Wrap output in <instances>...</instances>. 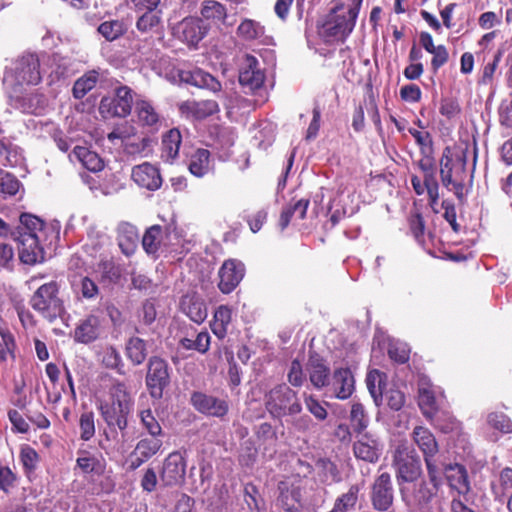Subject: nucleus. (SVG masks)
<instances>
[{
  "instance_id": "53",
  "label": "nucleus",
  "mask_w": 512,
  "mask_h": 512,
  "mask_svg": "<svg viewBox=\"0 0 512 512\" xmlns=\"http://www.w3.org/2000/svg\"><path fill=\"white\" fill-rule=\"evenodd\" d=\"M304 402L306 409L319 421L327 418L328 412L324 405L313 395L304 394Z\"/></svg>"
},
{
  "instance_id": "10",
  "label": "nucleus",
  "mask_w": 512,
  "mask_h": 512,
  "mask_svg": "<svg viewBox=\"0 0 512 512\" xmlns=\"http://www.w3.org/2000/svg\"><path fill=\"white\" fill-rule=\"evenodd\" d=\"M50 235H43V231L37 234L20 233L17 238L19 241V257L25 264H35L44 260V244L49 240L52 243Z\"/></svg>"
},
{
  "instance_id": "41",
  "label": "nucleus",
  "mask_w": 512,
  "mask_h": 512,
  "mask_svg": "<svg viewBox=\"0 0 512 512\" xmlns=\"http://www.w3.org/2000/svg\"><path fill=\"white\" fill-rule=\"evenodd\" d=\"M201 15L204 19L210 20L215 24L224 23L226 20V8L214 0H205L202 3Z\"/></svg>"
},
{
  "instance_id": "17",
  "label": "nucleus",
  "mask_w": 512,
  "mask_h": 512,
  "mask_svg": "<svg viewBox=\"0 0 512 512\" xmlns=\"http://www.w3.org/2000/svg\"><path fill=\"white\" fill-rule=\"evenodd\" d=\"M191 402L198 412L208 416L223 418L229 411V404L225 399L201 392L193 393Z\"/></svg>"
},
{
  "instance_id": "3",
  "label": "nucleus",
  "mask_w": 512,
  "mask_h": 512,
  "mask_svg": "<svg viewBox=\"0 0 512 512\" xmlns=\"http://www.w3.org/2000/svg\"><path fill=\"white\" fill-rule=\"evenodd\" d=\"M40 61L36 54L18 57L4 72V82L10 85H37L41 81Z\"/></svg>"
},
{
  "instance_id": "20",
  "label": "nucleus",
  "mask_w": 512,
  "mask_h": 512,
  "mask_svg": "<svg viewBox=\"0 0 512 512\" xmlns=\"http://www.w3.org/2000/svg\"><path fill=\"white\" fill-rule=\"evenodd\" d=\"M131 177L139 187L147 190L155 191L162 185L158 168L148 162L134 166Z\"/></svg>"
},
{
  "instance_id": "8",
  "label": "nucleus",
  "mask_w": 512,
  "mask_h": 512,
  "mask_svg": "<svg viewBox=\"0 0 512 512\" xmlns=\"http://www.w3.org/2000/svg\"><path fill=\"white\" fill-rule=\"evenodd\" d=\"M412 440L424 456L427 472L435 479V467H441L439 445L433 433L424 426H416L411 434Z\"/></svg>"
},
{
  "instance_id": "31",
  "label": "nucleus",
  "mask_w": 512,
  "mask_h": 512,
  "mask_svg": "<svg viewBox=\"0 0 512 512\" xmlns=\"http://www.w3.org/2000/svg\"><path fill=\"white\" fill-rule=\"evenodd\" d=\"M118 245L125 255H130L137 247L139 234L136 226L123 222L117 228Z\"/></svg>"
},
{
  "instance_id": "15",
  "label": "nucleus",
  "mask_w": 512,
  "mask_h": 512,
  "mask_svg": "<svg viewBox=\"0 0 512 512\" xmlns=\"http://www.w3.org/2000/svg\"><path fill=\"white\" fill-rule=\"evenodd\" d=\"M208 27L196 17H187L174 28L175 36L190 46H196L207 34Z\"/></svg>"
},
{
  "instance_id": "33",
  "label": "nucleus",
  "mask_w": 512,
  "mask_h": 512,
  "mask_svg": "<svg viewBox=\"0 0 512 512\" xmlns=\"http://www.w3.org/2000/svg\"><path fill=\"white\" fill-rule=\"evenodd\" d=\"M182 112L192 114L196 118H206L219 111L218 103L214 100H204L200 102L186 101L180 105Z\"/></svg>"
},
{
  "instance_id": "50",
  "label": "nucleus",
  "mask_w": 512,
  "mask_h": 512,
  "mask_svg": "<svg viewBox=\"0 0 512 512\" xmlns=\"http://www.w3.org/2000/svg\"><path fill=\"white\" fill-rule=\"evenodd\" d=\"M76 464L84 473H93L102 469L100 460L85 451L81 452V455L76 460Z\"/></svg>"
},
{
  "instance_id": "48",
  "label": "nucleus",
  "mask_w": 512,
  "mask_h": 512,
  "mask_svg": "<svg viewBox=\"0 0 512 512\" xmlns=\"http://www.w3.org/2000/svg\"><path fill=\"white\" fill-rule=\"evenodd\" d=\"M350 421L355 431L361 432L368 425V416L360 403H353L350 412Z\"/></svg>"
},
{
  "instance_id": "55",
  "label": "nucleus",
  "mask_w": 512,
  "mask_h": 512,
  "mask_svg": "<svg viewBox=\"0 0 512 512\" xmlns=\"http://www.w3.org/2000/svg\"><path fill=\"white\" fill-rule=\"evenodd\" d=\"M488 424L503 433L512 432V422L503 413H490L487 418Z\"/></svg>"
},
{
  "instance_id": "49",
  "label": "nucleus",
  "mask_w": 512,
  "mask_h": 512,
  "mask_svg": "<svg viewBox=\"0 0 512 512\" xmlns=\"http://www.w3.org/2000/svg\"><path fill=\"white\" fill-rule=\"evenodd\" d=\"M102 364L110 369L119 370L123 366L120 353L112 346L105 347L100 353Z\"/></svg>"
},
{
  "instance_id": "26",
  "label": "nucleus",
  "mask_w": 512,
  "mask_h": 512,
  "mask_svg": "<svg viewBox=\"0 0 512 512\" xmlns=\"http://www.w3.org/2000/svg\"><path fill=\"white\" fill-rule=\"evenodd\" d=\"M306 370L311 384L316 389L330 385L331 371L327 362L320 356L314 354L308 359Z\"/></svg>"
},
{
  "instance_id": "9",
  "label": "nucleus",
  "mask_w": 512,
  "mask_h": 512,
  "mask_svg": "<svg viewBox=\"0 0 512 512\" xmlns=\"http://www.w3.org/2000/svg\"><path fill=\"white\" fill-rule=\"evenodd\" d=\"M132 104V90L127 86H119L113 96L101 99L99 111L104 117L124 118L131 113Z\"/></svg>"
},
{
  "instance_id": "61",
  "label": "nucleus",
  "mask_w": 512,
  "mask_h": 512,
  "mask_svg": "<svg viewBox=\"0 0 512 512\" xmlns=\"http://www.w3.org/2000/svg\"><path fill=\"white\" fill-rule=\"evenodd\" d=\"M20 188V182L13 175L6 173L0 179V190L9 196L15 195Z\"/></svg>"
},
{
  "instance_id": "29",
  "label": "nucleus",
  "mask_w": 512,
  "mask_h": 512,
  "mask_svg": "<svg viewBox=\"0 0 512 512\" xmlns=\"http://www.w3.org/2000/svg\"><path fill=\"white\" fill-rule=\"evenodd\" d=\"M136 30L147 36L161 32L163 27V10L136 13Z\"/></svg>"
},
{
  "instance_id": "12",
  "label": "nucleus",
  "mask_w": 512,
  "mask_h": 512,
  "mask_svg": "<svg viewBox=\"0 0 512 512\" xmlns=\"http://www.w3.org/2000/svg\"><path fill=\"white\" fill-rule=\"evenodd\" d=\"M169 383L170 373L167 362L157 356L150 358L146 375V385L151 397L160 399L163 396L164 389Z\"/></svg>"
},
{
  "instance_id": "18",
  "label": "nucleus",
  "mask_w": 512,
  "mask_h": 512,
  "mask_svg": "<svg viewBox=\"0 0 512 512\" xmlns=\"http://www.w3.org/2000/svg\"><path fill=\"white\" fill-rule=\"evenodd\" d=\"M186 463L182 455L173 452L168 455L163 464L161 481L165 486H176L184 481Z\"/></svg>"
},
{
  "instance_id": "47",
  "label": "nucleus",
  "mask_w": 512,
  "mask_h": 512,
  "mask_svg": "<svg viewBox=\"0 0 512 512\" xmlns=\"http://www.w3.org/2000/svg\"><path fill=\"white\" fill-rule=\"evenodd\" d=\"M98 32L107 41H113L124 34L125 25L120 20L105 21L99 25Z\"/></svg>"
},
{
  "instance_id": "13",
  "label": "nucleus",
  "mask_w": 512,
  "mask_h": 512,
  "mask_svg": "<svg viewBox=\"0 0 512 512\" xmlns=\"http://www.w3.org/2000/svg\"><path fill=\"white\" fill-rule=\"evenodd\" d=\"M265 80V74L259 67V61L252 55H245L239 71V83L248 91L260 89Z\"/></svg>"
},
{
  "instance_id": "27",
  "label": "nucleus",
  "mask_w": 512,
  "mask_h": 512,
  "mask_svg": "<svg viewBox=\"0 0 512 512\" xmlns=\"http://www.w3.org/2000/svg\"><path fill=\"white\" fill-rule=\"evenodd\" d=\"M101 331V321L97 315L89 314L80 320L74 329V340L78 343L89 344L98 339Z\"/></svg>"
},
{
  "instance_id": "25",
  "label": "nucleus",
  "mask_w": 512,
  "mask_h": 512,
  "mask_svg": "<svg viewBox=\"0 0 512 512\" xmlns=\"http://www.w3.org/2000/svg\"><path fill=\"white\" fill-rule=\"evenodd\" d=\"M71 290L78 300L94 301L100 293L96 282L87 275L70 274Z\"/></svg>"
},
{
  "instance_id": "45",
  "label": "nucleus",
  "mask_w": 512,
  "mask_h": 512,
  "mask_svg": "<svg viewBox=\"0 0 512 512\" xmlns=\"http://www.w3.org/2000/svg\"><path fill=\"white\" fill-rule=\"evenodd\" d=\"M126 355L134 365H140L147 357L146 342L139 337H132L126 345Z\"/></svg>"
},
{
  "instance_id": "37",
  "label": "nucleus",
  "mask_w": 512,
  "mask_h": 512,
  "mask_svg": "<svg viewBox=\"0 0 512 512\" xmlns=\"http://www.w3.org/2000/svg\"><path fill=\"white\" fill-rule=\"evenodd\" d=\"M232 320V311L226 305L219 306L214 312L213 321L211 323L212 332L219 338L223 339L227 335L228 326Z\"/></svg>"
},
{
  "instance_id": "58",
  "label": "nucleus",
  "mask_w": 512,
  "mask_h": 512,
  "mask_svg": "<svg viewBox=\"0 0 512 512\" xmlns=\"http://www.w3.org/2000/svg\"><path fill=\"white\" fill-rule=\"evenodd\" d=\"M409 133L413 136L416 143L420 146V150L422 154H427L432 152V137L429 132H421L414 128L409 129Z\"/></svg>"
},
{
  "instance_id": "46",
  "label": "nucleus",
  "mask_w": 512,
  "mask_h": 512,
  "mask_svg": "<svg viewBox=\"0 0 512 512\" xmlns=\"http://www.w3.org/2000/svg\"><path fill=\"white\" fill-rule=\"evenodd\" d=\"M162 444L158 437L141 439L135 447L134 454L142 456V461H147L160 450Z\"/></svg>"
},
{
  "instance_id": "23",
  "label": "nucleus",
  "mask_w": 512,
  "mask_h": 512,
  "mask_svg": "<svg viewBox=\"0 0 512 512\" xmlns=\"http://www.w3.org/2000/svg\"><path fill=\"white\" fill-rule=\"evenodd\" d=\"M278 490V503L286 512H301L302 493L299 485L289 481H281Z\"/></svg>"
},
{
  "instance_id": "56",
  "label": "nucleus",
  "mask_w": 512,
  "mask_h": 512,
  "mask_svg": "<svg viewBox=\"0 0 512 512\" xmlns=\"http://www.w3.org/2000/svg\"><path fill=\"white\" fill-rule=\"evenodd\" d=\"M423 183L426 186L431 203H436L439 198V185L436 178V170L423 174Z\"/></svg>"
},
{
  "instance_id": "62",
  "label": "nucleus",
  "mask_w": 512,
  "mask_h": 512,
  "mask_svg": "<svg viewBox=\"0 0 512 512\" xmlns=\"http://www.w3.org/2000/svg\"><path fill=\"white\" fill-rule=\"evenodd\" d=\"M20 457L21 462L26 470L31 471L35 469L38 462V454L33 448L29 446L23 448L21 450Z\"/></svg>"
},
{
  "instance_id": "43",
  "label": "nucleus",
  "mask_w": 512,
  "mask_h": 512,
  "mask_svg": "<svg viewBox=\"0 0 512 512\" xmlns=\"http://www.w3.org/2000/svg\"><path fill=\"white\" fill-rule=\"evenodd\" d=\"M210 152L207 149H198L191 156L189 171L196 177H203L209 171Z\"/></svg>"
},
{
  "instance_id": "1",
  "label": "nucleus",
  "mask_w": 512,
  "mask_h": 512,
  "mask_svg": "<svg viewBox=\"0 0 512 512\" xmlns=\"http://www.w3.org/2000/svg\"><path fill=\"white\" fill-rule=\"evenodd\" d=\"M441 395L437 396L435 388L426 379L422 378L418 383V405L426 419L439 428L442 432L452 431L456 422L446 411L440 408Z\"/></svg>"
},
{
  "instance_id": "34",
  "label": "nucleus",
  "mask_w": 512,
  "mask_h": 512,
  "mask_svg": "<svg viewBox=\"0 0 512 512\" xmlns=\"http://www.w3.org/2000/svg\"><path fill=\"white\" fill-rule=\"evenodd\" d=\"M181 145V134L178 129L169 130L162 139L161 157L166 162H173L178 154Z\"/></svg>"
},
{
  "instance_id": "21",
  "label": "nucleus",
  "mask_w": 512,
  "mask_h": 512,
  "mask_svg": "<svg viewBox=\"0 0 512 512\" xmlns=\"http://www.w3.org/2000/svg\"><path fill=\"white\" fill-rule=\"evenodd\" d=\"M441 468L452 490H455L459 495L463 496L471 491L468 472L463 465L457 463L443 465L441 462Z\"/></svg>"
},
{
  "instance_id": "57",
  "label": "nucleus",
  "mask_w": 512,
  "mask_h": 512,
  "mask_svg": "<svg viewBox=\"0 0 512 512\" xmlns=\"http://www.w3.org/2000/svg\"><path fill=\"white\" fill-rule=\"evenodd\" d=\"M130 7L135 13L163 10L161 0H130Z\"/></svg>"
},
{
  "instance_id": "19",
  "label": "nucleus",
  "mask_w": 512,
  "mask_h": 512,
  "mask_svg": "<svg viewBox=\"0 0 512 512\" xmlns=\"http://www.w3.org/2000/svg\"><path fill=\"white\" fill-rule=\"evenodd\" d=\"M465 166L466 161L464 157L454 160L450 149L448 147L445 148L440 159V177L443 186L449 188L453 180L465 176Z\"/></svg>"
},
{
  "instance_id": "28",
  "label": "nucleus",
  "mask_w": 512,
  "mask_h": 512,
  "mask_svg": "<svg viewBox=\"0 0 512 512\" xmlns=\"http://www.w3.org/2000/svg\"><path fill=\"white\" fill-rule=\"evenodd\" d=\"M181 311L193 322L201 324L208 315L207 306L202 297L196 293H188L181 298Z\"/></svg>"
},
{
  "instance_id": "14",
  "label": "nucleus",
  "mask_w": 512,
  "mask_h": 512,
  "mask_svg": "<svg viewBox=\"0 0 512 512\" xmlns=\"http://www.w3.org/2000/svg\"><path fill=\"white\" fill-rule=\"evenodd\" d=\"M393 487L388 473L380 474L374 481L371 490V503L377 511H388L393 504Z\"/></svg>"
},
{
  "instance_id": "32",
  "label": "nucleus",
  "mask_w": 512,
  "mask_h": 512,
  "mask_svg": "<svg viewBox=\"0 0 512 512\" xmlns=\"http://www.w3.org/2000/svg\"><path fill=\"white\" fill-rule=\"evenodd\" d=\"M69 158L73 162L78 161L83 167L92 172H98L104 167L103 160L99 155L84 146H76L69 155Z\"/></svg>"
},
{
  "instance_id": "39",
  "label": "nucleus",
  "mask_w": 512,
  "mask_h": 512,
  "mask_svg": "<svg viewBox=\"0 0 512 512\" xmlns=\"http://www.w3.org/2000/svg\"><path fill=\"white\" fill-rule=\"evenodd\" d=\"M237 35L245 41H262L265 28L257 21L245 19L238 26Z\"/></svg>"
},
{
  "instance_id": "60",
  "label": "nucleus",
  "mask_w": 512,
  "mask_h": 512,
  "mask_svg": "<svg viewBox=\"0 0 512 512\" xmlns=\"http://www.w3.org/2000/svg\"><path fill=\"white\" fill-rule=\"evenodd\" d=\"M306 379L305 373L301 363L298 360H293L288 372V381L294 387H300L303 385Z\"/></svg>"
},
{
  "instance_id": "42",
  "label": "nucleus",
  "mask_w": 512,
  "mask_h": 512,
  "mask_svg": "<svg viewBox=\"0 0 512 512\" xmlns=\"http://www.w3.org/2000/svg\"><path fill=\"white\" fill-rule=\"evenodd\" d=\"M384 379L385 374L378 370L370 371L366 377L367 388L376 405H380L382 402L383 389L385 386Z\"/></svg>"
},
{
  "instance_id": "4",
  "label": "nucleus",
  "mask_w": 512,
  "mask_h": 512,
  "mask_svg": "<svg viewBox=\"0 0 512 512\" xmlns=\"http://www.w3.org/2000/svg\"><path fill=\"white\" fill-rule=\"evenodd\" d=\"M360 4L361 0L348 8H345L343 4L332 8L322 26V34L337 39L346 38L355 27Z\"/></svg>"
},
{
  "instance_id": "54",
  "label": "nucleus",
  "mask_w": 512,
  "mask_h": 512,
  "mask_svg": "<svg viewBox=\"0 0 512 512\" xmlns=\"http://www.w3.org/2000/svg\"><path fill=\"white\" fill-rule=\"evenodd\" d=\"M140 418L142 425L152 437H159L162 435V428L153 416L151 410L141 411Z\"/></svg>"
},
{
  "instance_id": "64",
  "label": "nucleus",
  "mask_w": 512,
  "mask_h": 512,
  "mask_svg": "<svg viewBox=\"0 0 512 512\" xmlns=\"http://www.w3.org/2000/svg\"><path fill=\"white\" fill-rule=\"evenodd\" d=\"M386 401L391 409L398 411L405 403V396L400 390L391 389L386 393Z\"/></svg>"
},
{
  "instance_id": "40",
  "label": "nucleus",
  "mask_w": 512,
  "mask_h": 512,
  "mask_svg": "<svg viewBox=\"0 0 512 512\" xmlns=\"http://www.w3.org/2000/svg\"><path fill=\"white\" fill-rule=\"evenodd\" d=\"M163 241V228L160 225L149 227L143 235L142 246L146 253L155 255Z\"/></svg>"
},
{
  "instance_id": "2",
  "label": "nucleus",
  "mask_w": 512,
  "mask_h": 512,
  "mask_svg": "<svg viewBox=\"0 0 512 512\" xmlns=\"http://www.w3.org/2000/svg\"><path fill=\"white\" fill-rule=\"evenodd\" d=\"M111 401L100 404L101 415L108 426H117L120 430L127 427V416L132 409V399L125 384L116 382L110 389Z\"/></svg>"
},
{
  "instance_id": "59",
  "label": "nucleus",
  "mask_w": 512,
  "mask_h": 512,
  "mask_svg": "<svg viewBox=\"0 0 512 512\" xmlns=\"http://www.w3.org/2000/svg\"><path fill=\"white\" fill-rule=\"evenodd\" d=\"M15 347L13 335L6 329L0 328V363L6 360L8 353H12Z\"/></svg>"
},
{
  "instance_id": "7",
  "label": "nucleus",
  "mask_w": 512,
  "mask_h": 512,
  "mask_svg": "<svg viewBox=\"0 0 512 512\" xmlns=\"http://www.w3.org/2000/svg\"><path fill=\"white\" fill-rule=\"evenodd\" d=\"M165 78L173 84L186 83L199 88H204L217 93L221 91V83L208 72L195 68L186 70L183 68L173 67L166 72Z\"/></svg>"
},
{
  "instance_id": "38",
  "label": "nucleus",
  "mask_w": 512,
  "mask_h": 512,
  "mask_svg": "<svg viewBox=\"0 0 512 512\" xmlns=\"http://www.w3.org/2000/svg\"><path fill=\"white\" fill-rule=\"evenodd\" d=\"M135 112L142 125L154 126L159 122V114L152 103L146 99H138L135 102Z\"/></svg>"
},
{
  "instance_id": "24",
  "label": "nucleus",
  "mask_w": 512,
  "mask_h": 512,
  "mask_svg": "<svg viewBox=\"0 0 512 512\" xmlns=\"http://www.w3.org/2000/svg\"><path fill=\"white\" fill-rule=\"evenodd\" d=\"M330 385L338 399H348L355 389V379L350 368H336L330 378Z\"/></svg>"
},
{
  "instance_id": "30",
  "label": "nucleus",
  "mask_w": 512,
  "mask_h": 512,
  "mask_svg": "<svg viewBox=\"0 0 512 512\" xmlns=\"http://www.w3.org/2000/svg\"><path fill=\"white\" fill-rule=\"evenodd\" d=\"M435 470V479H433L431 474L428 473L430 483L422 481L418 484V487L415 490L414 499L415 502L420 506H427L437 495L438 489L442 483V468L435 467Z\"/></svg>"
},
{
  "instance_id": "16",
  "label": "nucleus",
  "mask_w": 512,
  "mask_h": 512,
  "mask_svg": "<svg viewBox=\"0 0 512 512\" xmlns=\"http://www.w3.org/2000/svg\"><path fill=\"white\" fill-rule=\"evenodd\" d=\"M245 274V266L242 262L229 259L219 269L218 287L221 292L228 294L232 292L241 282Z\"/></svg>"
},
{
  "instance_id": "52",
  "label": "nucleus",
  "mask_w": 512,
  "mask_h": 512,
  "mask_svg": "<svg viewBox=\"0 0 512 512\" xmlns=\"http://www.w3.org/2000/svg\"><path fill=\"white\" fill-rule=\"evenodd\" d=\"M79 426L81 439L84 441L90 440L95 435L94 414L92 412L81 414Z\"/></svg>"
},
{
  "instance_id": "36",
  "label": "nucleus",
  "mask_w": 512,
  "mask_h": 512,
  "mask_svg": "<svg viewBox=\"0 0 512 512\" xmlns=\"http://www.w3.org/2000/svg\"><path fill=\"white\" fill-rule=\"evenodd\" d=\"M19 220L22 225L19 234H37L38 232L43 231V235H50V237L57 238L53 227L45 225L40 218L34 215L24 213L21 214Z\"/></svg>"
},
{
  "instance_id": "51",
  "label": "nucleus",
  "mask_w": 512,
  "mask_h": 512,
  "mask_svg": "<svg viewBox=\"0 0 512 512\" xmlns=\"http://www.w3.org/2000/svg\"><path fill=\"white\" fill-rule=\"evenodd\" d=\"M498 481V485L492 486L496 498L503 497L508 490L512 489V468L506 467L502 469Z\"/></svg>"
},
{
  "instance_id": "35",
  "label": "nucleus",
  "mask_w": 512,
  "mask_h": 512,
  "mask_svg": "<svg viewBox=\"0 0 512 512\" xmlns=\"http://www.w3.org/2000/svg\"><path fill=\"white\" fill-rule=\"evenodd\" d=\"M309 206V200L300 199L294 203L288 204L281 212L279 225L281 229H285L293 218L304 219Z\"/></svg>"
},
{
  "instance_id": "44",
  "label": "nucleus",
  "mask_w": 512,
  "mask_h": 512,
  "mask_svg": "<svg viewBox=\"0 0 512 512\" xmlns=\"http://www.w3.org/2000/svg\"><path fill=\"white\" fill-rule=\"evenodd\" d=\"M99 80V73L96 70H91L80 77L73 85V96L76 99L83 98L89 91H91Z\"/></svg>"
},
{
  "instance_id": "63",
  "label": "nucleus",
  "mask_w": 512,
  "mask_h": 512,
  "mask_svg": "<svg viewBox=\"0 0 512 512\" xmlns=\"http://www.w3.org/2000/svg\"><path fill=\"white\" fill-rule=\"evenodd\" d=\"M431 54L433 55L431 66L434 71H437L440 67L448 62L449 53L444 45H438L436 50Z\"/></svg>"
},
{
  "instance_id": "5",
  "label": "nucleus",
  "mask_w": 512,
  "mask_h": 512,
  "mask_svg": "<svg viewBox=\"0 0 512 512\" xmlns=\"http://www.w3.org/2000/svg\"><path fill=\"white\" fill-rule=\"evenodd\" d=\"M265 406L268 412L277 418L294 417L302 411L297 392L285 384L277 385L266 394Z\"/></svg>"
},
{
  "instance_id": "6",
  "label": "nucleus",
  "mask_w": 512,
  "mask_h": 512,
  "mask_svg": "<svg viewBox=\"0 0 512 512\" xmlns=\"http://www.w3.org/2000/svg\"><path fill=\"white\" fill-rule=\"evenodd\" d=\"M58 292L59 287L55 281L45 283L34 292L29 302L31 307L49 322H53L64 311Z\"/></svg>"
},
{
  "instance_id": "11",
  "label": "nucleus",
  "mask_w": 512,
  "mask_h": 512,
  "mask_svg": "<svg viewBox=\"0 0 512 512\" xmlns=\"http://www.w3.org/2000/svg\"><path fill=\"white\" fill-rule=\"evenodd\" d=\"M394 465L398 481L413 482L422 473L421 462L414 450L399 446L394 454Z\"/></svg>"
},
{
  "instance_id": "22",
  "label": "nucleus",
  "mask_w": 512,
  "mask_h": 512,
  "mask_svg": "<svg viewBox=\"0 0 512 512\" xmlns=\"http://www.w3.org/2000/svg\"><path fill=\"white\" fill-rule=\"evenodd\" d=\"M353 452L356 458L369 463H375L382 453V445L376 437L366 433L355 441Z\"/></svg>"
}]
</instances>
